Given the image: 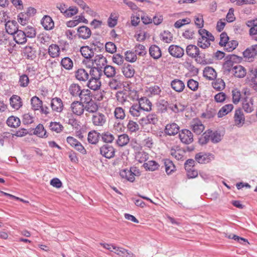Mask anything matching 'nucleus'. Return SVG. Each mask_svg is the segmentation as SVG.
<instances>
[{
	"label": "nucleus",
	"mask_w": 257,
	"mask_h": 257,
	"mask_svg": "<svg viewBox=\"0 0 257 257\" xmlns=\"http://www.w3.org/2000/svg\"><path fill=\"white\" fill-rule=\"evenodd\" d=\"M102 75V70H100L95 67L91 68L89 71V78L101 79Z\"/></svg>",
	"instance_id": "obj_38"
},
{
	"label": "nucleus",
	"mask_w": 257,
	"mask_h": 257,
	"mask_svg": "<svg viewBox=\"0 0 257 257\" xmlns=\"http://www.w3.org/2000/svg\"><path fill=\"white\" fill-rule=\"evenodd\" d=\"M94 63L96 65L95 68L100 70L106 66L107 64L106 58L101 55H98L95 56L94 60Z\"/></svg>",
	"instance_id": "obj_14"
},
{
	"label": "nucleus",
	"mask_w": 257,
	"mask_h": 257,
	"mask_svg": "<svg viewBox=\"0 0 257 257\" xmlns=\"http://www.w3.org/2000/svg\"><path fill=\"white\" fill-rule=\"evenodd\" d=\"M102 72H103L104 74L107 78H113L115 76L116 74V69L114 67L107 65L105 67L102 69Z\"/></svg>",
	"instance_id": "obj_39"
},
{
	"label": "nucleus",
	"mask_w": 257,
	"mask_h": 257,
	"mask_svg": "<svg viewBox=\"0 0 257 257\" xmlns=\"http://www.w3.org/2000/svg\"><path fill=\"white\" fill-rule=\"evenodd\" d=\"M79 97L82 103H86L92 100L91 91L88 89H83L80 93Z\"/></svg>",
	"instance_id": "obj_29"
},
{
	"label": "nucleus",
	"mask_w": 257,
	"mask_h": 257,
	"mask_svg": "<svg viewBox=\"0 0 257 257\" xmlns=\"http://www.w3.org/2000/svg\"><path fill=\"white\" fill-rule=\"evenodd\" d=\"M234 119L235 124L238 127L242 126L244 123L245 117L243 112L240 108H238L235 110Z\"/></svg>",
	"instance_id": "obj_12"
},
{
	"label": "nucleus",
	"mask_w": 257,
	"mask_h": 257,
	"mask_svg": "<svg viewBox=\"0 0 257 257\" xmlns=\"http://www.w3.org/2000/svg\"><path fill=\"white\" fill-rule=\"evenodd\" d=\"M233 108V105L228 104L222 106L219 110L217 115L218 117H222L229 113Z\"/></svg>",
	"instance_id": "obj_42"
},
{
	"label": "nucleus",
	"mask_w": 257,
	"mask_h": 257,
	"mask_svg": "<svg viewBox=\"0 0 257 257\" xmlns=\"http://www.w3.org/2000/svg\"><path fill=\"white\" fill-rule=\"evenodd\" d=\"M36 51L31 46H26L24 49V54L28 59H33L36 56Z\"/></svg>",
	"instance_id": "obj_52"
},
{
	"label": "nucleus",
	"mask_w": 257,
	"mask_h": 257,
	"mask_svg": "<svg viewBox=\"0 0 257 257\" xmlns=\"http://www.w3.org/2000/svg\"><path fill=\"white\" fill-rule=\"evenodd\" d=\"M212 84L213 87L218 91L223 90L225 86L224 82L221 79H216L215 81L212 82Z\"/></svg>",
	"instance_id": "obj_57"
},
{
	"label": "nucleus",
	"mask_w": 257,
	"mask_h": 257,
	"mask_svg": "<svg viewBox=\"0 0 257 257\" xmlns=\"http://www.w3.org/2000/svg\"><path fill=\"white\" fill-rule=\"evenodd\" d=\"M49 127L52 131H54L57 133H60L63 128V125L59 122H51Z\"/></svg>",
	"instance_id": "obj_63"
},
{
	"label": "nucleus",
	"mask_w": 257,
	"mask_h": 257,
	"mask_svg": "<svg viewBox=\"0 0 257 257\" xmlns=\"http://www.w3.org/2000/svg\"><path fill=\"white\" fill-rule=\"evenodd\" d=\"M141 174L140 170L136 167H132L130 169H123L120 172V176L131 182L135 181V176H140Z\"/></svg>",
	"instance_id": "obj_1"
},
{
	"label": "nucleus",
	"mask_w": 257,
	"mask_h": 257,
	"mask_svg": "<svg viewBox=\"0 0 257 257\" xmlns=\"http://www.w3.org/2000/svg\"><path fill=\"white\" fill-rule=\"evenodd\" d=\"M114 113L116 119L122 120L125 118V114L124 110L121 107H116L115 108Z\"/></svg>",
	"instance_id": "obj_61"
},
{
	"label": "nucleus",
	"mask_w": 257,
	"mask_h": 257,
	"mask_svg": "<svg viewBox=\"0 0 257 257\" xmlns=\"http://www.w3.org/2000/svg\"><path fill=\"white\" fill-rule=\"evenodd\" d=\"M34 134L40 138H46L48 136L43 125L41 123L36 127Z\"/></svg>",
	"instance_id": "obj_40"
},
{
	"label": "nucleus",
	"mask_w": 257,
	"mask_h": 257,
	"mask_svg": "<svg viewBox=\"0 0 257 257\" xmlns=\"http://www.w3.org/2000/svg\"><path fill=\"white\" fill-rule=\"evenodd\" d=\"M235 55H228L225 57V62L223 64V72L225 74L231 73L235 66V61L238 59Z\"/></svg>",
	"instance_id": "obj_2"
},
{
	"label": "nucleus",
	"mask_w": 257,
	"mask_h": 257,
	"mask_svg": "<svg viewBox=\"0 0 257 257\" xmlns=\"http://www.w3.org/2000/svg\"><path fill=\"white\" fill-rule=\"evenodd\" d=\"M100 134L96 131L89 132L87 137L88 142L91 144H96L99 141Z\"/></svg>",
	"instance_id": "obj_36"
},
{
	"label": "nucleus",
	"mask_w": 257,
	"mask_h": 257,
	"mask_svg": "<svg viewBox=\"0 0 257 257\" xmlns=\"http://www.w3.org/2000/svg\"><path fill=\"white\" fill-rule=\"evenodd\" d=\"M135 69L130 64H124L122 68V72L126 78H132L135 74Z\"/></svg>",
	"instance_id": "obj_34"
},
{
	"label": "nucleus",
	"mask_w": 257,
	"mask_h": 257,
	"mask_svg": "<svg viewBox=\"0 0 257 257\" xmlns=\"http://www.w3.org/2000/svg\"><path fill=\"white\" fill-rule=\"evenodd\" d=\"M82 90L81 86L77 83H72L68 88L69 92L74 97H79Z\"/></svg>",
	"instance_id": "obj_27"
},
{
	"label": "nucleus",
	"mask_w": 257,
	"mask_h": 257,
	"mask_svg": "<svg viewBox=\"0 0 257 257\" xmlns=\"http://www.w3.org/2000/svg\"><path fill=\"white\" fill-rule=\"evenodd\" d=\"M211 130H207L199 138V143L202 145L206 144L209 141L211 140Z\"/></svg>",
	"instance_id": "obj_50"
},
{
	"label": "nucleus",
	"mask_w": 257,
	"mask_h": 257,
	"mask_svg": "<svg viewBox=\"0 0 257 257\" xmlns=\"http://www.w3.org/2000/svg\"><path fill=\"white\" fill-rule=\"evenodd\" d=\"M135 52L137 55H138L140 56H144L147 54V50L145 46L138 44L136 45L134 48Z\"/></svg>",
	"instance_id": "obj_59"
},
{
	"label": "nucleus",
	"mask_w": 257,
	"mask_h": 257,
	"mask_svg": "<svg viewBox=\"0 0 257 257\" xmlns=\"http://www.w3.org/2000/svg\"><path fill=\"white\" fill-rule=\"evenodd\" d=\"M10 103L11 107L18 110L23 105V102L21 97L17 95H13L10 99Z\"/></svg>",
	"instance_id": "obj_17"
},
{
	"label": "nucleus",
	"mask_w": 257,
	"mask_h": 257,
	"mask_svg": "<svg viewBox=\"0 0 257 257\" xmlns=\"http://www.w3.org/2000/svg\"><path fill=\"white\" fill-rule=\"evenodd\" d=\"M113 249L115 250V253L119 256L122 257H135V254L132 251L122 247L113 246Z\"/></svg>",
	"instance_id": "obj_25"
},
{
	"label": "nucleus",
	"mask_w": 257,
	"mask_h": 257,
	"mask_svg": "<svg viewBox=\"0 0 257 257\" xmlns=\"http://www.w3.org/2000/svg\"><path fill=\"white\" fill-rule=\"evenodd\" d=\"M169 104L168 101L164 99L161 100L158 103V109L161 112H164L167 111L168 108H169Z\"/></svg>",
	"instance_id": "obj_60"
},
{
	"label": "nucleus",
	"mask_w": 257,
	"mask_h": 257,
	"mask_svg": "<svg viewBox=\"0 0 257 257\" xmlns=\"http://www.w3.org/2000/svg\"><path fill=\"white\" fill-rule=\"evenodd\" d=\"M84 110L86 111L92 113V114L97 112L98 105L96 102L91 100L85 103L84 106Z\"/></svg>",
	"instance_id": "obj_41"
},
{
	"label": "nucleus",
	"mask_w": 257,
	"mask_h": 257,
	"mask_svg": "<svg viewBox=\"0 0 257 257\" xmlns=\"http://www.w3.org/2000/svg\"><path fill=\"white\" fill-rule=\"evenodd\" d=\"M24 32L27 38H33L36 37V32L35 29L32 26H28L25 28Z\"/></svg>",
	"instance_id": "obj_55"
},
{
	"label": "nucleus",
	"mask_w": 257,
	"mask_h": 257,
	"mask_svg": "<svg viewBox=\"0 0 257 257\" xmlns=\"http://www.w3.org/2000/svg\"><path fill=\"white\" fill-rule=\"evenodd\" d=\"M14 39L18 44H24L27 42V37L24 31L18 30L13 35Z\"/></svg>",
	"instance_id": "obj_18"
},
{
	"label": "nucleus",
	"mask_w": 257,
	"mask_h": 257,
	"mask_svg": "<svg viewBox=\"0 0 257 257\" xmlns=\"http://www.w3.org/2000/svg\"><path fill=\"white\" fill-rule=\"evenodd\" d=\"M211 141L213 143H218L220 142L222 140V136L221 133L218 131L213 132L211 131Z\"/></svg>",
	"instance_id": "obj_54"
},
{
	"label": "nucleus",
	"mask_w": 257,
	"mask_h": 257,
	"mask_svg": "<svg viewBox=\"0 0 257 257\" xmlns=\"http://www.w3.org/2000/svg\"><path fill=\"white\" fill-rule=\"evenodd\" d=\"M138 105L144 112H150L152 110V103L146 97H143L138 99Z\"/></svg>",
	"instance_id": "obj_6"
},
{
	"label": "nucleus",
	"mask_w": 257,
	"mask_h": 257,
	"mask_svg": "<svg viewBox=\"0 0 257 257\" xmlns=\"http://www.w3.org/2000/svg\"><path fill=\"white\" fill-rule=\"evenodd\" d=\"M187 54L192 58H195L199 54V48L193 45H189L186 49Z\"/></svg>",
	"instance_id": "obj_35"
},
{
	"label": "nucleus",
	"mask_w": 257,
	"mask_h": 257,
	"mask_svg": "<svg viewBox=\"0 0 257 257\" xmlns=\"http://www.w3.org/2000/svg\"><path fill=\"white\" fill-rule=\"evenodd\" d=\"M179 136L181 142L185 144H190L193 141V135L188 130H182Z\"/></svg>",
	"instance_id": "obj_7"
},
{
	"label": "nucleus",
	"mask_w": 257,
	"mask_h": 257,
	"mask_svg": "<svg viewBox=\"0 0 257 257\" xmlns=\"http://www.w3.org/2000/svg\"><path fill=\"white\" fill-rule=\"evenodd\" d=\"M75 76L78 81L86 82L89 78V72L83 68H80L75 71Z\"/></svg>",
	"instance_id": "obj_15"
},
{
	"label": "nucleus",
	"mask_w": 257,
	"mask_h": 257,
	"mask_svg": "<svg viewBox=\"0 0 257 257\" xmlns=\"http://www.w3.org/2000/svg\"><path fill=\"white\" fill-rule=\"evenodd\" d=\"M191 127L192 131L197 135H200L204 130V126L198 119H194L191 122Z\"/></svg>",
	"instance_id": "obj_13"
},
{
	"label": "nucleus",
	"mask_w": 257,
	"mask_h": 257,
	"mask_svg": "<svg viewBox=\"0 0 257 257\" xmlns=\"http://www.w3.org/2000/svg\"><path fill=\"white\" fill-rule=\"evenodd\" d=\"M140 128L138 123L133 120H129L127 124V129L131 133H136Z\"/></svg>",
	"instance_id": "obj_58"
},
{
	"label": "nucleus",
	"mask_w": 257,
	"mask_h": 257,
	"mask_svg": "<svg viewBox=\"0 0 257 257\" xmlns=\"http://www.w3.org/2000/svg\"><path fill=\"white\" fill-rule=\"evenodd\" d=\"M61 66L66 70H71L73 66V63L72 60L69 57H65L61 61Z\"/></svg>",
	"instance_id": "obj_51"
},
{
	"label": "nucleus",
	"mask_w": 257,
	"mask_h": 257,
	"mask_svg": "<svg viewBox=\"0 0 257 257\" xmlns=\"http://www.w3.org/2000/svg\"><path fill=\"white\" fill-rule=\"evenodd\" d=\"M129 113L133 117L141 116L144 114V112L139 107L138 103L133 104L130 107Z\"/></svg>",
	"instance_id": "obj_32"
},
{
	"label": "nucleus",
	"mask_w": 257,
	"mask_h": 257,
	"mask_svg": "<svg viewBox=\"0 0 257 257\" xmlns=\"http://www.w3.org/2000/svg\"><path fill=\"white\" fill-rule=\"evenodd\" d=\"M86 86L93 90H98L101 85V82L100 80L96 79L88 78L87 80Z\"/></svg>",
	"instance_id": "obj_30"
},
{
	"label": "nucleus",
	"mask_w": 257,
	"mask_h": 257,
	"mask_svg": "<svg viewBox=\"0 0 257 257\" xmlns=\"http://www.w3.org/2000/svg\"><path fill=\"white\" fill-rule=\"evenodd\" d=\"M147 92L151 96L159 95L161 92V89L158 85L151 86L148 88Z\"/></svg>",
	"instance_id": "obj_56"
},
{
	"label": "nucleus",
	"mask_w": 257,
	"mask_h": 257,
	"mask_svg": "<svg viewBox=\"0 0 257 257\" xmlns=\"http://www.w3.org/2000/svg\"><path fill=\"white\" fill-rule=\"evenodd\" d=\"M51 106L53 110L58 112L62 111L63 104L62 100L58 97H55L51 100Z\"/></svg>",
	"instance_id": "obj_16"
},
{
	"label": "nucleus",
	"mask_w": 257,
	"mask_h": 257,
	"mask_svg": "<svg viewBox=\"0 0 257 257\" xmlns=\"http://www.w3.org/2000/svg\"><path fill=\"white\" fill-rule=\"evenodd\" d=\"M149 54L154 59H158L162 56L161 49L156 45H152L149 48Z\"/></svg>",
	"instance_id": "obj_26"
},
{
	"label": "nucleus",
	"mask_w": 257,
	"mask_h": 257,
	"mask_svg": "<svg viewBox=\"0 0 257 257\" xmlns=\"http://www.w3.org/2000/svg\"><path fill=\"white\" fill-rule=\"evenodd\" d=\"M242 108L246 113L251 112L253 109V99L252 98H246L242 103Z\"/></svg>",
	"instance_id": "obj_22"
},
{
	"label": "nucleus",
	"mask_w": 257,
	"mask_h": 257,
	"mask_svg": "<svg viewBox=\"0 0 257 257\" xmlns=\"http://www.w3.org/2000/svg\"><path fill=\"white\" fill-rule=\"evenodd\" d=\"M71 108L74 114L81 115L84 112V105L82 102L75 101L71 103Z\"/></svg>",
	"instance_id": "obj_11"
},
{
	"label": "nucleus",
	"mask_w": 257,
	"mask_h": 257,
	"mask_svg": "<svg viewBox=\"0 0 257 257\" xmlns=\"http://www.w3.org/2000/svg\"><path fill=\"white\" fill-rule=\"evenodd\" d=\"M122 81L120 79V77L117 75L111 78V79L108 82V86L112 90H117L121 88Z\"/></svg>",
	"instance_id": "obj_21"
},
{
	"label": "nucleus",
	"mask_w": 257,
	"mask_h": 257,
	"mask_svg": "<svg viewBox=\"0 0 257 257\" xmlns=\"http://www.w3.org/2000/svg\"><path fill=\"white\" fill-rule=\"evenodd\" d=\"M246 69L241 65H235L234 67L233 70L231 73L235 77L243 78L246 75Z\"/></svg>",
	"instance_id": "obj_24"
},
{
	"label": "nucleus",
	"mask_w": 257,
	"mask_h": 257,
	"mask_svg": "<svg viewBox=\"0 0 257 257\" xmlns=\"http://www.w3.org/2000/svg\"><path fill=\"white\" fill-rule=\"evenodd\" d=\"M143 166L146 171H154L159 169L160 165L157 162L151 160L144 163Z\"/></svg>",
	"instance_id": "obj_37"
},
{
	"label": "nucleus",
	"mask_w": 257,
	"mask_h": 257,
	"mask_svg": "<svg viewBox=\"0 0 257 257\" xmlns=\"http://www.w3.org/2000/svg\"><path fill=\"white\" fill-rule=\"evenodd\" d=\"M115 149L108 145H103L100 148V154L107 159H111L114 157Z\"/></svg>",
	"instance_id": "obj_5"
},
{
	"label": "nucleus",
	"mask_w": 257,
	"mask_h": 257,
	"mask_svg": "<svg viewBox=\"0 0 257 257\" xmlns=\"http://www.w3.org/2000/svg\"><path fill=\"white\" fill-rule=\"evenodd\" d=\"M214 159V155L210 153L200 152L196 154L195 160L199 164H207Z\"/></svg>",
	"instance_id": "obj_4"
},
{
	"label": "nucleus",
	"mask_w": 257,
	"mask_h": 257,
	"mask_svg": "<svg viewBox=\"0 0 257 257\" xmlns=\"http://www.w3.org/2000/svg\"><path fill=\"white\" fill-rule=\"evenodd\" d=\"M7 123L10 127H16L20 125L21 121L18 117L11 116L8 118Z\"/></svg>",
	"instance_id": "obj_49"
},
{
	"label": "nucleus",
	"mask_w": 257,
	"mask_h": 257,
	"mask_svg": "<svg viewBox=\"0 0 257 257\" xmlns=\"http://www.w3.org/2000/svg\"><path fill=\"white\" fill-rule=\"evenodd\" d=\"M257 55V44L247 48L243 53L244 57L248 61H252V59Z\"/></svg>",
	"instance_id": "obj_10"
},
{
	"label": "nucleus",
	"mask_w": 257,
	"mask_h": 257,
	"mask_svg": "<svg viewBox=\"0 0 257 257\" xmlns=\"http://www.w3.org/2000/svg\"><path fill=\"white\" fill-rule=\"evenodd\" d=\"M48 53L51 57H57L60 54V48L56 44H51L49 47Z\"/></svg>",
	"instance_id": "obj_45"
},
{
	"label": "nucleus",
	"mask_w": 257,
	"mask_h": 257,
	"mask_svg": "<svg viewBox=\"0 0 257 257\" xmlns=\"http://www.w3.org/2000/svg\"><path fill=\"white\" fill-rule=\"evenodd\" d=\"M168 51L171 55L175 58H181L184 54V50L182 48L175 45L170 46Z\"/></svg>",
	"instance_id": "obj_9"
},
{
	"label": "nucleus",
	"mask_w": 257,
	"mask_h": 257,
	"mask_svg": "<svg viewBox=\"0 0 257 257\" xmlns=\"http://www.w3.org/2000/svg\"><path fill=\"white\" fill-rule=\"evenodd\" d=\"M238 46V42L235 40L228 41V42L226 44V46H224V49L228 52H231L235 49Z\"/></svg>",
	"instance_id": "obj_64"
},
{
	"label": "nucleus",
	"mask_w": 257,
	"mask_h": 257,
	"mask_svg": "<svg viewBox=\"0 0 257 257\" xmlns=\"http://www.w3.org/2000/svg\"><path fill=\"white\" fill-rule=\"evenodd\" d=\"M158 121V117L156 113H150L140 119V123L144 126L148 124H156Z\"/></svg>",
	"instance_id": "obj_8"
},
{
	"label": "nucleus",
	"mask_w": 257,
	"mask_h": 257,
	"mask_svg": "<svg viewBox=\"0 0 257 257\" xmlns=\"http://www.w3.org/2000/svg\"><path fill=\"white\" fill-rule=\"evenodd\" d=\"M100 136L102 141L105 143H112L115 139L114 135L108 131L104 132Z\"/></svg>",
	"instance_id": "obj_44"
},
{
	"label": "nucleus",
	"mask_w": 257,
	"mask_h": 257,
	"mask_svg": "<svg viewBox=\"0 0 257 257\" xmlns=\"http://www.w3.org/2000/svg\"><path fill=\"white\" fill-rule=\"evenodd\" d=\"M160 38L163 42L170 43L173 40V35L168 31H164L161 34Z\"/></svg>",
	"instance_id": "obj_53"
},
{
	"label": "nucleus",
	"mask_w": 257,
	"mask_h": 257,
	"mask_svg": "<svg viewBox=\"0 0 257 257\" xmlns=\"http://www.w3.org/2000/svg\"><path fill=\"white\" fill-rule=\"evenodd\" d=\"M170 85L171 88L177 92H182L185 87L184 83L178 79H175L172 80Z\"/></svg>",
	"instance_id": "obj_19"
},
{
	"label": "nucleus",
	"mask_w": 257,
	"mask_h": 257,
	"mask_svg": "<svg viewBox=\"0 0 257 257\" xmlns=\"http://www.w3.org/2000/svg\"><path fill=\"white\" fill-rule=\"evenodd\" d=\"M130 141V138L125 134L120 135L116 140V143L119 147H123L126 145Z\"/></svg>",
	"instance_id": "obj_43"
},
{
	"label": "nucleus",
	"mask_w": 257,
	"mask_h": 257,
	"mask_svg": "<svg viewBox=\"0 0 257 257\" xmlns=\"http://www.w3.org/2000/svg\"><path fill=\"white\" fill-rule=\"evenodd\" d=\"M203 76L208 80H214L217 76V73L212 67H206L203 70Z\"/></svg>",
	"instance_id": "obj_33"
},
{
	"label": "nucleus",
	"mask_w": 257,
	"mask_h": 257,
	"mask_svg": "<svg viewBox=\"0 0 257 257\" xmlns=\"http://www.w3.org/2000/svg\"><path fill=\"white\" fill-rule=\"evenodd\" d=\"M179 126L175 123H172L166 126L165 132L168 135L174 136L179 132Z\"/></svg>",
	"instance_id": "obj_28"
},
{
	"label": "nucleus",
	"mask_w": 257,
	"mask_h": 257,
	"mask_svg": "<svg viewBox=\"0 0 257 257\" xmlns=\"http://www.w3.org/2000/svg\"><path fill=\"white\" fill-rule=\"evenodd\" d=\"M107 118L106 114L98 111L92 114L91 122L95 126L102 127L105 124Z\"/></svg>",
	"instance_id": "obj_3"
},
{
	"label": "nucleus",
	"mask_w": 257,
	"mask_h": 257,
	"mask_svg": "<svg viewBox=\"0 0 257 257\" xmlns=\"http://www.w3.org/2000/svg\"><path fill=\"white\" fill-rule=\"evenodd\" d=\"M41 23L44 29L47 30L52 29L54 26V23L52 18L49 16H45Z\"/></svg>",
	"instance_id": "obj_31"
},
{
	"label": "nucleus",
	"mask_w": 257,
	"mask_h": 257,
	"mask_svg": "<svg viewBox=\"0 0 257 257\" xmlns=\"http://www.w3.org/2000/svg\"><path fill=\"white\" fill-rule=\"evenodd\" d=\"M5 28L8 34L14 35L18 30V23L16 21H9L5 24Z\"/></svg>",
	"instance_id": "obj_20"
},
{
	"label": "nucleus",
	"mask_w": 257,
	"mask_h": 257,
	"mask_svg": "<svg viewBox=\"0 0 257 257\" xmlns=\"http://www.w3.org/2000/svg\"><path fill=\"white\" fill-rule=\"evenodd\" d=\"M31 103L32 108L35 110H37L42 107L43 104L42 101L36 96H33L31 99Z\"/></svg>",
	"instance_id": "obj_48"
},
{
	"label": "nucleus",
	"mask_w": 257,
	"mask_h": 257,
	"mask_svg": "<svg viewBox=\"0 0 257 257\" xmlns=\"http://www.w3.org/2000/svg\"><path fill=\"white\" fill-rule=\"evenodd\" d=\"M77 32L79 37L83 39L89 38L91 35L90 29L84 26L79 27L77 29Z\"/></svg>",
	"instance_id": "obj_23"
},
{
	"label": "nucleus",
	"mask_w": 257,
	"mask_h": 257,
	"mask_svg": "<svg viewBox=\"0 0 257 257\" xmlns=\"http://www.w3.org/2000/svg\"><path fill=\"white\" fill-rule=\"evenodd\" d=\"M80 52L82 55L86 59H90L94 56L93 51L88 46L82 47L80 49Z\"/></svg>",
	"instance_id": "obj_47"
},
{
	"label": "nucleus",
	"mask_w": 257,
	"mask_h": 257,
	"mask_svg": "<svg viewBox=\"0 0 257 257\" xmlns=\"http://www.w3.org/2000/svg\"><path fill=\"white\" fill-rule=\"evenodd\" d=\"M137 57L135 52L127 51L125 52V59L130 62H134L137 60Z\"/></svg>",
	"instance_id": "obj_62"
},
{
	"label": "nucleus",
	"mask_w": 257,
	"mask_h": 257,
	"mask_svg": "<svg viewBox=\"0 0 257 257\" xmlns=\"http://www.w3.org/2000/svg\"><path fill=\"white\" fill-rule=\"evenodd\" d=\"M164 163L165 166L166 172L167 174H170L175 170V166L170 160L164 159Z\"/></svg>",
	"instance_id": "obj_46"
}]
</instances>
